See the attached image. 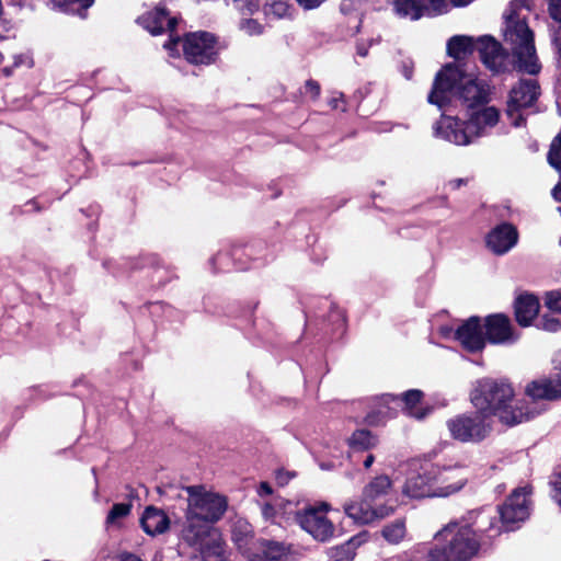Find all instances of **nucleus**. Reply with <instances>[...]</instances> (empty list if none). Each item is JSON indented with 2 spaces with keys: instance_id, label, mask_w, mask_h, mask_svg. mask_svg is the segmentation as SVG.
Instances as JSON below:
<instances>
[{
  "instance_id": "16",
  "label": "nucleus",
  "mask_w": 561,
  "mask_h": 561,
  "mask_svg": "<svg viewBox=\"0 0 561 561\" xmlns=\"http://www.w3.org/2000/svg\"><path fill=\"white\" fill-rule=\"evenodd\" d=\"M482 323L486 342L491 344L506 345L513 344L518 340V334L506 314H490L483 319Z\"/></svg>"
},
{
  "instance_id": "12",
  "label": "nucleus",
  "mask_w": 561,
  "mask_h": 561,
  "mask_svg": "<svg viewBox=\"0 0 561 561\" xmlns=\"http://www.w3.org/2000/svg\"><path fill=\"white\" fill-rule=\"evenodd\" d=\"M330 511L328 503L309 506L297 514L300 527L319 541H327L334 534L333 523L327 517Z\"/></svg>"
},
{
  "instance_id": "20",
  "label": "nucleus",
  "mask_w": 561,
  "mask_h": 561,
  "mask_svg": "<svg viewBox=\"0 0 561 561\" xmlns=\"http://www.w3.org/2000/svg\"><path fill=\"white\" fill-rule=\"evenodd\" d=\"M197 547L206 561H225L226 548L220 533L217 529L210 530L203 536L198 542H187Z\"/></svg>"
},
{
  "instance_id": "48",
  "label": "nucleus",
  "mask_w": 561,
  "mask_h": 561,
  "mask_svg": "<svg viewBox=\"0 0 561 561\" xmlns=\"http://www.w3.org/2000/svg\"><path fill=\"white\" fill-rule=\"evenodd\" d=\"M463 183H465V181L462 179H456V180H451L449 182V186L451 188L456 190V188H459Z\"/></svg>"
},
{
  "instance_id": "3",
  "label": "nucleus",
  "mask_w": 561,
  "mask_h": 561,
  "mask_svg": "<svg viewBox=\"0 0 561 561\" xmlns=\"http://www.w3.org/2000/svg\"><path fill=\"white\" fill-rule=\"evenodd\" d=\"M187 493V508L182 538L186 542H198L208 531L216 529L213 524L218 522L227 511L226 496L207 491L202 485L184 489Z\"/></svg>"
},
{
  "instance_id": "37",
  "label": "nucleus",
  "mask_w": 561,
  "mask_h": 561,
  "mask_svg": "<svg viewBox=\"0 0 561 561\" xmlns=\"http://www.w3.org/2000/svg\"><path fill=\"white\" fill-rule=\"evenodd\" d=\"M13 67H5L1 71L4 76L9 77L12 73V69L20 67V66H26L32 67L33 66V59L27 53H22L19 55H15L14 57Z\"/></svg>"
},
{
  "instance_id": "31",
  "label": "nucleus",
  "mask_w": 561,
  "mask_h": 561,
  "mask_svg": "<svg viewBox=\"0 0 561 561\" xmlns=\"http://www.w3.org/2000/svg\"><path fill=\"white\" fill-rule=\"evenodd\" d=\"M287 505H289V502L283 499H274L272 502L263 503L261 505L262 516L266 522L276 523Z\"/></svg>"
},
{
  "instance_id": "21",
  "label": "nucleus",
  "mask_w": 561,
  "mask_h": 561,
  "mask_svg": "<svg viewBox=\"0 0 561 561\" xmlns=\"http://www.w3.org/2000/svg\"><path fill=\"white\" fill-rule=\"evenodd\" d=\"M393 12L400 18L416 21L422 16L437 15V12L431 10V3L424 4L421 0H389Z\"/></svg>"
},
{
  "instance_id": "57",
  "label": "nucleus",
  "mask_w": 561,
  "mask_h": 561,
  "mask_svg": "<svg viewBox=\"0 0 561 561\" xmlns=\"http://www.w3.org/2000/svg\"><path fill=\"white\" fill-rule=\"evenodd\" d=\"M379 413H380V414H386V412H383V410H382V409H380V410H379Z\"/></svg>"
},
{
  "instance_id": "18",
  "label": "nucleus",
  "mask_w": 561,
  "mask_h": 561,
  "mask_svg": "<svg viewBox=\"0 0 561 561\" xmlns=\"http://www.w3.org/2000/svg\"><path fill=\"white\" fill-rule=\"evenodd\" d=\"M517 240V230L510 224H502L486 234L485 243L492 253L503 255L515 247Z\"/></svg>"
},
{
  "instance_id": "25",
  "label": "nucleus",
  "mask_w": 561,
  "mask_h": 561,
  "mask_svg": "<svg viewBox=\"0 0 561 561\" xmlns=\"http://www.w3.org/2000/svg\"><path fill=\"white\" fill-rule=\"evenodd\" d=\"M539 312V301L533 295H522L515 301L516 321L522 327H528Z\"/></svg>"
},
{
  "instance_id": "24",
  "label": "nucleus",
  "mask_w": 561,
  "mask_h": 561,
  "mask_svg": "<svg viewBox=\"0 0 561 561\" xmlns=\"http://www.w3.org/2000/svg\"><path fill=\"white\" fill-rule=\"evenodd\" d=\"M139 23L152 35L162 33L165 28L173 30L176 24L174 18H169L163 9L157 8L139 18Z\"/></svg>"
},
{
  "instance_id": "11",
  "label": "nucleus",
  "mask_w": 561,
  "mask_h": 561,
  "mask_svg": "<svg viewBox=\"0 0 561 561\" xmlns=\"http://www.w3.org/2000/svg\"><path fill=\"white\" fill-rule=\"evenodd\" d=\"M450 435L460 442H480L491 432V423L477 411L476 415H458L447 422Z\"/></svg>"
},
{
  "instance_id": "49",
  "label": "nucleus",
  "mask_w": 561,
  "mask_h": 561,
  "mask_svg": "<svg viewBox=\"0 0 561 561\" xmlns=\"http://www.w3.org/2000/svg\"><path fill=\"white\" fill-rule=\"evenodd\" d=\"M375 457L373 455H368L366 459L364 460V467L366 469L370 468V466L374 463Z\"/></svg>"
},
{
  "instance_id": "19",
  "label": "nucleus",
  "mask_w": 561,
  "mask_h": 561,
  "mask_svg": "<svg viewBox=\"0 0 561 561\" xmlns=\"http://www.w3.org/2000/svg\"><path fill=\"white\" fill-rule=\"evenodd\" d=\"M526 394L535 400H556L561 398V369L552 378H543L530 382Z\"/></svg>"
},
{
  "instance_id": "23",
  "label": "nucleus",
  "mask_w": 561,
  "mask_h": 561,
  "mask_svg": "<svg viewBox=\"0 0 561 561\" xmlns=\"http://www.w3.org/2000/svg\"><path fill=\"white\" fill-rule=\"evenodd\" d=\"M232 541L242 556L249 560L257 540L253 537L252 526L244 519H237L232 526Z\"/></svg>"
},
{
  "instance_id": "56",
  "label": "nucleus",
  "mask_w": 561,
  "mask_h": 561,
  "mask_svg": "<svg viewBox=\"0 0 561 561\" xmlns=\"http://www.w3.org/2000/svg\"><path fill=\"white\" fill-rule=\"evenodd\" d=\"M3 61V55L0 53V64Z\"/></svg>"
},
{
  "instance_id": "41",
  "label": "nucleus",
  "mask_w": 561,
  "mask_h": 561,
  "mask_svg": "<svg viewBox=\"0 0 561 561\" xmlns=\"http://www.w3.org/2000/svg\"><path fill=\"white\" fill-rule=\"evenodd\" d=\"M240 28L250 36L260 35L263 32V26L255 20H244Z\"/></svg>"
},
{
  "instance_id": "58",
  "label": "nucleus",
  "mask_w": 561,
  "mask_h": 561,
  "mask_svg": "<svg viewBox=\"0 0 561 561\" xmlns=\"http://www.w3.org/2000/svg\"><path fill=\"white\" fill-rule=\"evenodd\" d=\"M442 330H443V333H444V334H447V333H448V331H447V330H445V329H442Z\"/></svg>"
},
{
  "instance_id": "43",
  "label": "nucleus",
  "mask_w": 561,
  "mask_h": 561,
  "mask_svg": "<svg viewBox=\"0 0 561 561\" xmlns=\"http://www.w3.org/2000/svg\"><path fill=\"white\" fill-rule=\"evenodd\" d=\"M305 88L306 92L309 93L313 99L318 98L320 93V85L316 81H307Z\"/></svg>"
},
{
  "instance_id": "51",
  "label": "nucleus",
  "mask_w": 561,
  "mask_h": 561,
  "mask_svg": "<svg viewBox=\"0 0 561 561\" xmlns=\"http://www.w3.org/2000/svg\"><path fill=\"white\" fill-rule=\"evenodd\" d=\"M553 497L559 503V505H561V486L556 488Z\"/></svg>"
},
{
  "instance_id": "29",
  "label": "nucleus",
  "mask_w": 561,
  "mask_h": 561,
  "mask_svg": "<svg viewBox=\"0 0 561 561\" xmlns=\"http://www.w3.org/2000/svg\"><path fill=\"white\" fill-rule=\"evenodd\" d=\"M131 503H116L110 510L105 524L107 528L121 527L122 520L126 518L131 512Z\"/></svg>"
},
{
  "instance_id": "6",
  "label": "nucleus",
  "mask_w": 561,
  "mask_h": 561,
  "mask_svg": "<svg viewBox=\"0 0 561 561\" xmlns=\"http://www.w3.org/2000/svg\"><path fill=\"white\" fill-rule=\"evenodd\" d=\"M430 551L433 561H466L478 551L473 530L467 525L449 524L435 537Z\"/></svg>"
},
{
  "instance_id": "55",
  "label": "nucleus",
  "mask_w": 561,
  "mask_h": 561,
  "mask_svg": "<svg viewBox=\"0 0 561 561\" xmlns=\"http://www.w3.org/2000/svg\"><path fill=\"white\" fill-rule=\"evenodd\" d=\"M333 107L337 108L339 105H337V101L334 100V103L332 104Z\"/></svg>"
},
{
  "instance_id": "27",
  "label": "nucleus",
  "mask_w": 561,
  "mask_h": 561,
  "mask_svg": "<svg viewBox=\"0 0 561 561\" xmlns=\"http://www.w3.org/2000/svg\"><path fill=\"white\" fill-rule=\"evenodd\" d=\"M422 392L420 390H409L402 397V402L404 405V411L408 415L416 419L423 420L427 416L432 409L430 407H424L421 403Z\"/></svg>"
},
{
  "instance_id": "50",
  "label": "nucleus",
  "mask_w": 561,
  "mask_h": 561,
  "mask_svg": "<svg viewBox=\"0 0 561 561\" xmlns=\"http://www.w3.org/2000/svg\"><path fill=\"white\" fill-rule=\"evenodd\" d=\"M121 561H141V560L134 554H126L121 558Z\"/></svg>"
},
{
  "instance_id": "38",
  "label": "nucleus",
  "mask_w": 561,
  "mask_h": 561,
  "mask_svg": "<svg viewBox=\"0 0 561 561\" xmlns=\"http://www.w3.org/2000/svg\"><path fill=\"white\" fill-rule=\"evenodd\" d=\"M366 0H343L341 3V10L345 14H351L353 12L360 13L366 7Z\"/></svg>"
},
{
  "instance_id": "13",
  "label": "nucleus",
  "mask_w": 561,
  "mask_h": 561,
  "mask_svg": "<svg viewBox=\"0 0 561 561\" xmlns=\"http://www.w3.org/2000/svg\"><path fill=\"white\" fill-rule=\"evenodd\" d=\"M430 462H412L402 486V493L411 499L435 497Z\"/></svg>"
},
{
  "instance_id": "45",
  "label": "nucleus",
  "mask_w": 561,
  "mask_h": 561,
  "mask_svg": "<svg viewBox=\"0 0 561 561\" xmlns=\"http://www.w3.org/2000/svg\"><path fill=\"white\" fill-rule=\"evenodd\" d=\"M180 43L179 38H171L168 43L164 44V48L170 51L171 55L178 54V45Z\"/></svg>"
},
{
  "instance_id": "8",
  "label": "nucleus",
  "mask_w": 561,
  "mask_h": 561,
  "mask_svg": "<svg viewBox=\"0 0 561 561\" xmlns=\"http://www.w3.org/2000/svg\"><path fill=\"white\" fill-rule=\"evenodd\" d=\"M428 473L432 474L435 497H447L466 485L470 470L467 463L457 460L444 465L430 463Z\"/></svg>"
},
{
  "instance_id": "52",
  "label": "nucleus",
  "mask_w": 561,
  "mask_h": 561,
  "mask_svg": "<svg viewBox=\"0 0 561 561\" xmlns=\"http://www.w3.org/2000/svg\"><path fill=\"white\" fill-rule=\"evenodd\" d=\"M386 404L390 403V402H397V398L394 397H391V396H386L383 399Z\"/></svg>"
},
{
  "instance_id": "35",
  "label": "nucleus",
  "mask_w": 561,
  "mask_h": 561,
  "mask_svg": "<svg viewBox=\"0 0 561 561\" xmlns=\"http://www.w3.org/2000/svg\"><path fill=\"white\" fill-rule=\"evenodd\" d=\"M94 0H50L53 8L65 10V11H75L76 9L72 5H78L79 9H88L92 5Z\"/></svg>"
},
{
  "instance_id": "46",
  "label": "nucleus",
  "mask_w": 561,
  "mask_h": 561,
  "mask_svg": "<svg viewBox=\"0 0 561 561\" xmlns=\"http://www.w3.org/2000/svg\"><path fill=\"white\" fill-rule=\"evenodd\" d=\"M272 486L267 483V482H261L259 489H257V494L260 496H267V495H271L272 494Z\"/></svg>"
},
{
  "instance_id": "36",
  "label": "nucleus",
  "mask_w": 561,
  "mask_h": 561,
  "mask_svg": "<svg viewBox=\"0 0 561 561\" xmlns=\"http://www.w3.org/2000/svg\"><path fill=\"white\" fill-rule=\"evenodd\" d=\"M548 161L551 167L554 169H560L561 167V134L553 140L549 154Z\"/></svg>"
},
{
  "instance_id": "17",
  "label": "nucleus",
  "mask_w": 561,
  "mask_h": 561,
  "mask_svg": "<svg viewBox=\"0 0 561 561\" xmlns=\"http://www.w3.org/2000/svg\"><path fill=\"white\" fill-rule=\"evenodd\" d=\"M454 335L460 345L471 353L482 351L486 343L483 323L478 317H471L465 321Z\"/></svg>"
},
{
  "instance_id": "14",
  "label": "nucleus",
  "mask_w": 561,
  "mask_h": 561,
  "mask_svg": "<svg viewBox=\"0 0 561 561\" xmlns=\"http://www.w3.org/2000/svg\"><path fill=\"white\" fill-rule=\"evenodd\" d=\"M538 90L539 88L534 80L520 81L512 89L506 113L514 126H522L524 118L519 111L530 106L537 100Z\"/></svg>"
},
{
  "instance_id": "5",
  "label": "nucleus",
  "mask_w": 561,
  "mask_h": 561,
  "mask_svg": "<svg viewBox=\"0 0 561 561\" xmlns=\"http://www.w3.org/2000/svg\"><path fill=\"white\" fill-rule=\"evenodd\" d=\"M500 118L494 106L483 107L470 114L467 122L454 116L442 115L433 126L434 136L457 146H467L479 137L485 136Z\"/></svg>"
},
{
  "instance_id": "2",
  "label": "nucleus",
  "mask_w": 561,
  "mask_h": 561,
  "mask_svg": "<svg viewBox=\"0 0 561 561\" xmlns=\"http://www.w3.org/2000/svg\"><path fill=\"white\" fill-rule=\"evenodd\" d=\"M455 96L469 108H474L489 101L490 87L473 70L448 64L436 75L428 102L442 108Z\"/></svg>"
},
{
  "instance_id": "7",
  "label": "nucleus",
  "mask_w": 561,
  "mask_h": 561,
  "mask_svg": "<svg viewBox=\"0 0 561 561\" xmlns=\"http://www.w3.org/2000/svg\"><path fill=\"white\" fill-rule=\"evenodd\" d=\"M477 49L482 62L491 71L505 72L511 65L499 42L491 36L473 38L470 36H454L447 44L448 55L455 59H461Z\"/></svg>"
},
{
  "instance_id": "39",
  "label": "nucleus",
  "mask_w": 561,
  "mask_h": 561,
  "mask_svg": "<svg viewBox=\"0 0 561 561\" xmlns=\"http://www.w3.org/2000/svg\"><path fill=\"white\" fill-rule=\"evenodd\" d=\"M538 327L548 332H557L560 329L561 323L556 317L545 314L542 316Z\"/></svg>"
},
{
  "instance_id": "22",
  "label": "nucleus",
  "mask_w": 561,
  "mask_h": 561,
  "mask_svg": "<svg viewBox=\"0 0 561 561\" xmlns=\"http://www.w3.org/2000/svg\"><path fill=\"white\" fill-rule=\"evenodd\" d=\"M140 525L147 535L156 536L169 529L170 519L162 510L148 506L140 517Z\"/></svg>"
},
{
  "instance_id": "15",
  "label": "nucleus",
  "mask_w": 561,
  "mask_h": 561,
  "mask_svg": "<svg viewBox=\"0 0 561 561\" xmlns=\"http://www.w3.org/2000/svg\"><path fill=\"white\" fill-rule=\"evenodd\" d=\"M344 513L354 523L359 525L370 524L382 519L393 513L394 507L388 504H375L364 496L359 501H348L343 506Z\"/></svg>"
},
{
  "instance_id": "30",
  "label": "nucleus",
  "mask_w": 561,
  "mask_h": 561,
  "mask_svg": "<svg viewBox=\"0 0 561 561\" xmlns=\"http://www.w3.org/2000/svg\"><path fill=\"white\" fill-rule=\"evenodd\" d=\"M378 443L376 436L365 430L355 431L348 438V444L352 448L366 450L374 448Z\"/></svg>"
},
{
  "instance_id": "42",
  "label": "nucleus",
  "mask_w": 561,
  "mask_h": 561,
  "mask_svg": "<svg viewBox=\"0 0 561 561\" xmlns=\"http://www.w3.org/2000/svg\"><path fill=\"white\" fill-rule=\"evenodd\" d=\"M353 557L347 549L341 548L334 551L331 561H352Z\"/></svg>"
},
{
  "instance_id": "26",
  "label": "nucleus",
  "mask_w": 561,
  "mask_h": 561,
  "mask_svg": "<svg viewBox=\"0 0 561 561\" xmlns=\"http://www.w3.org/2000/svg\"><path fill=\"white\" fill-rule=\"evenodd\" d=\"M286 554L284 545L275 541H260L255 543L248 561H276Z\"/></svg>"
},
{
  "instance_id": "34",
  "label": "nucleus",
  "mask_w": 561,
  "mask_h": 561,
  "mask_svg": "<svg viewBox=\"0 0 561 561\" xmlns=\"http://www.w3.org/2000/svg\"><path fill=\"white\" fill-rule=\"evenodd\" d=\"M472 0H427L431 3V10L442 14L447 12L449 7H462L470 3Z\"/></svg>"
},
{
  "instance_id": "1",
  "label": "nucleus",
  "mask_w": 561,
  "mask_h": 561,
  "mask_svg": "<svg viewBox=\"0 0 561 561\" xmlns=\"http://www.w3.org/2000/svg\"><path fill=\"white\" fill-rule=\"evenodd\" d=\"M470 400L483 419L490 422V419L495 417L506 426L526 422L541 411L525 399L516 397L510 382L492 378L477 380Z\"/></svg>"
},
{
  "instance_id": "59",
  "label": "nucleus",
  "mask_w": 561,
  "mask_h": 561,
  "mask_svg": "<svg viewBox=\"0 0 561 561\" xmlns=\"http://www.w3.org/2000/svg\"><path fill=\"white\" fill-rule=\"evenodd\" d=\"M560 245H561V237H560V241H559Z\"/></svg>"
},
{
  "instance_id": "53",
  "label": "nucleus",
  "mask_w": 561,
  "mask_h": 561,
  "mask_svg": "<svg viewBox=\"0 0 561 561\" xmlns=\"http://www.w3.org/2000/svg\"><path fill=\"white\" fill-rule=\"evenodd\" d=\"M380 420H375L373 416H369V423L370 424H378Z\"/></svg>"
},
{
  "instance_id": "32",
  "label": "nucleus",
  "mask_w": 561,
  "mask_h": 561,
  "mask_svg": "<svg viewBox=\"0 0 561 561\" xmlns=\"http://www.w3.org/2000/svg\"><path fill=\"white\" fill-rule=\"evenodd\" d=\"M382 537L389 543H399L407 534L405 523L401 519L394 520L386 525L381 530Z\"/></svg>"
},
{
  "instance_id": "44",
  "label": "nucleus",
  "mask_w": 561,
  "mask_h": 561,
  "mask_svg": "<svg viewBox=\"0 0 561 561\" xmlns=\"http://www.w3.org/2000/svg\"><path fill=\"white\" fill-rule=\"evenodd\" d=\"M297 2L305 9L311 10L318 8L324 0H297Z\"/></svg>"
},
{
  "instance_id": "40",
  "label": "nucleus",
  "mask_w": 561,
  "mask_h": 561,
  "mask_svg": "<svg viewBox=\"0 0 561 561\" xmlns=\"http://www.w3.org/2000/svg\"><path fill=\"white\" fill-rule=\"evenodd\" d=\"M546 306L553 312H561V293L551 291L546 296Z\"/></svg>"
},
{
  "instance_id": "33",
  "label": "nucleus",
  "mask_w": 561,
  "mask_h": 561,
  "mask_svg": "<svg viewBox=\"0 0 561 561\" xmlns=\"http://www.w3.org/2000/svg\"><path fill=\"white\" fill-rule=\"evenodd\" d=\"M263 12L266 16L284 18L287 15L289 7L284 0H261Z\"/></svg>"
},
{
  "instance_id": "10",
  "label": "nucleus",
  "mask_w": 561,
  "mask_h": 561,
  "mask_svg": "<svg viewBox=\"0 0 561 561\" xmlns=\"http://www.w3.org/2000/svg\"><path fill=\"white\" fill-rule=\"evenodd\" d=\"M183 53L186 60L195 65L214 62L219 53L216 37L208 32L190 33L183 41Z\"/></svg>"
},
{
  "instance_id": "54",
  "label": "nucleus",
  "mask_w": 561,
  "mask_h": 561,
  "mask_svg": "<svg viewBox=\"0 0 561 561\" xmlns=\"http://www.w3.org/2000/svg\"><path fill=\"white\" fill-rule=\"evenodd\" d=\"M277 479H278L279 482H285V481H287L288 477L285 479V477H283V474H279L277 477Z\"/></svg>"
},
{
  "instance_id": "4",
  "label": "nucleus",
  "mask_w": 561,
  "mask_h": 561,
  "mask_svg": "<svg viewBox=\"0 0 561 561\" xmlns=\"http://www.w3.org/2000/svg\"><path fill=\"white\" fill-rule=\"evenodd\" d=\"M504 20V43L512 53L511 57L504 51L511 61L506 71L517 68L529 75H537L541 66L536 55L533 31L514 4L505 12Z\"/></svg>"
},
{
  "instance_id": "9",
  "label": "nucleus",
  "mask_w": 561,
  "mask_h": 561,
  "mask_svg": "<svg viewBox=\"0 0 561 561\" xmlns=\"http://www.w3.org/2000/svg\"><path fill=\"white\" fill-rule=\"evenodd\" d=\"M530 490L527 486L514 490L505 503L499 508L501 527H490V536H497L502 530H514L530 515Z\"/></svg>"
},
{
  "instance_id": "47",
  "label": "nucleus",
  "mask_w": 561,
  "mask_h": 561,
  "mask_svg": "<svg viewBox=\"0 0 561 561\" xmlns=\"http://www.w3.org/2000/svg\"><path fill=\"white\" fill-rule=\"evenodd\" d=\"M373 44V41H369L368 44H365V43H358L357 44V55H359L360 57H366L367 56V53H368V46H370Z\"/></svg>"
},
{
  "instance_id": "28",
  "label": "nucleus",
  "mask_w": 561,
  "mask_h": 561,
  "mask_svg": "<svg viewBox=\"0 0 561 561\" xmlns=\"http://www.w3.org/2000/svg\"><path fill=\"white\" fill-rule=\"evenodd\" d=\"M392 488L390 478L386 474L374 478L363 490V496L366 500L376 503V501L385 497Z\"/></svg>"
}]
</instances>
